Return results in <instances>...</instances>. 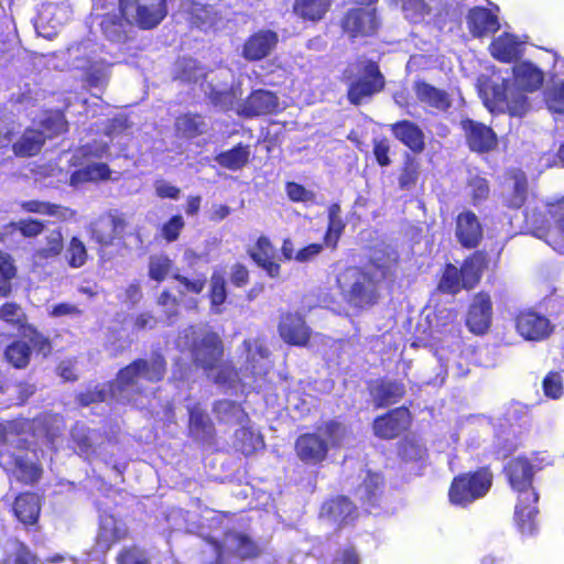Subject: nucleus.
Segmentation results:
<instances>
[{"instance_id":"nucleus-1","label":"nucleus","mask_w":564,"mask_h":564,"mask_svg":"<svg viewBox=\"0 0 564 564\" xmlns=\"http://www.w3.org/2000/svg\"><path fill=\"white\" fill-rule=\"evenodd\" d=\"M184 346L188 347L197 365L207 371V376L219 386L241 392L245 389H256L257 383L270 368L269 350L262 339H247L243 341L247 354V366L240 373L234 371L229 365L219 364L223 346L219 336L205 326L189 327L184 334Z\"/></svg>"},{"instance_id":"nucleus-2","label":"nucleus","mask_w":564,"mask_h":564,"mask_svg":"<svg viewBox=\"0 0 564 564\" xmlns=\"http://www.w3.org/2000/svg\"><path fill=\"white\" fill-rule=\"evenodd\" d=\"M165 373V362L161 356H154L150 360H137L120 370L109 391L104 389L80 395V403L88 405L94 402L105 401L107 394L118 402L133 403L138 408L152 406L150 397L154 388L150 384L162 380Z\"/></svg>"},{"instance_id":"nucleus-3","label":"nucleus","mask_w":564,"mask_h":564,"mask_svg":"<svg viewBox=\"0 0 564 564\" xmlns=\"http://www.w3.org/2000/svg\"><path fill=\"white\" fill-rule=\"evenodd\" d=\"M541 469L538 464V457L518 456L510 459L505 466L510 487L518 495V501L514 509V521L522 534L532 535L536 531V502L532 481L534 474Z\"/></svg>"},{"instance_id":"nucleus-4","label":"nucleus","mask_w":564,"mask_h":564,"mask_svg":"<svg viewBox=\"0 0 564 564\" xmlns=\"http://www.w3.org/2000/svg\"><path fill=\"white\" fill-rule=\"evenodd\" d=\"M397 256L393 250L382 259L376 252L371 262L364 269L348 268L337 278L338 286L347 302L356 307L372 304L377 297V284L388 274Z\"/></svg>"},{"instance_id":"nucleus-5","label":"nucleus","mask_w":564,"mask_h":564,"mask_svg":"<svg viewBox=\"0 0 564 564\" xmlns=\"http://www.w3.org/2000/svg\"><path fill=\"white\" fill-rule=\"evenodd\" d=\"M120 12L122 17L107 14L100 22L104 34L113 42L123 41L132 23L142 29L156 26L166 15L165 0H120Z\"/></svg>"},{"instance_id":"nucleus-6","label":"nucleus","mask_w":564,"mask_h":564,"mask_svg":"<svg viewBox=\"0 0 564 564\" xmlns=\"http://www.w3.org/2000/svg\"><path fill=\"white\" fill-rule=\"evenodd\" d=\"M532 234L558 252H564V198L525 212Z\"/></svg>"},{"instance_id":"nucleus-7","label":"nucleus","mask_w":564,"mask_h":564,"mask_svg":"<svg viewBox=\"0 0 564 564\" xmlns=\"http://www.w3.org/2000/svg\"><path fill=\"white\" fill-rule=\"evenodd\" d=\"M68 68L83 72L91 86L101 85L107 78V63L100 55V47L90 39L72 44L62 53Z\"/></svg>"},{"instance_id":"nucleus-8","label":"nucleus","mask_w":564,"mask_h":564,"mask_svg":"<svg viewBox=\"0 0 564 564\" xmlns=\"http://www.w3.org/2000/svg\"><path fill=\"white\" fill-rule=\"evenodd\" d=\"M347 432L344 425L328 422L318 427L316 433L301 435L295 443V451L301 460L317 464L326 458L329 448L341 446Z\"/></svg>"},{"instance_id":"nucleus-9","label":"nucleus","mask_w":564,"mask_h":564,"mask_svg":"<svg viewBox=\"0 0 564 564\" xmlns=\"http://www.w3.org/2000/svg\"><path fill=\"white\" fill-rule=\"evenodd\" d=\"M64 429L63 419L54 414H44L40 417L29 421L19 419L10 422H0V444L13 443V437L19 436V443H29L23 437L31 433L33 437L41 438L52 445L58 433Z\"/></svg>"},{"instance_id":"nucleus-10","label":"nucleus","mask_w":564,"mask_h":564,"mask_svg":"<svg viewBox=\"0 0 564 564\" xmlns=\"http://www.w3.org/2000/svg\"><path fill=\"white\" fill-rule=\"evenodd\" d=\"M344 77L349 82L348 99L354 105L361 104L366 98L380 91L384 85L377 64L368 59L350 64Z\"/></svg>"},{"instance_id":"nucleus-11","label":"nucleus","mask_w":564,"mask_h":564,"mask_svg":"<svg viewBox=\"0 0 564 564\" xmlns=\"http://www.w3.org/2000/svg\"><path fill=\"white\" fill-rule=\"evenodd\" d=\"M66 120L59 111H45L39 120L41 130L28 129L21 139L14 143L17 155L32 156L39 153L46 138H53L66 130Z\"/></svg>"},{"instance_id":"nucleus-12","label":"nucleus","mask_w":564,"mask_h":564,"mask_svg":"<svg viewBox=\"0 0 564 564\" xmlns=\"http://www.w3.org/2000/svg\"><path fill=\"white\" fill-rule=\"evenodd\" d=\"M236 91L229 93L215 91L214 101L216 104H225L227 109H235L238 115L243 117H256L272 113L279 108L278 97L268 90L253 91L243 102H236Z\"/></svg>"},{"instance_id":"nucleus-13","label":"nucleus","mask_w":564,"mask_h":564,"mask_svg":"<svg viewBox=\"0 0 564 564\" xmlns=\"http://www.w3.org/2000/svg\"><path fill=\"white\" fill-rule=\"evenodd\" d=\"M478 91L485 107L494 111L508 110L511 116H522L527 109V98L518 95L510 99L506 89L505 80L499 83L495 79L479 78Z\"/></svg>"},{"instance_id":"nucleus-14","label":"nucleus","mask_w":564,"mask_h":564,"mask_svg":"<svg viewBox=\"0 0 564 564\" xmlns=\"http://www.w3.org/2000/svg\"><path fill=\"white\" fill-rule=\"evenodd\" d=\"M492 475L481 468L474 474L456 477L449 489V500L457 506H466L484 497L491 487Z\"/></svg>"},{"instance_id":"nucleus-15","label":"nucleus","mask_w":564,"mask_h":564,"mask_svg":"<svg viewBox=\"0 0 564 564\" xmlns=\"http://www.w3.org/2000/svg\"><path fill=\"white\" fill-rule=\"evenodd\" d=\"M0 319L20 330L22 336L30 341L33 349H36L44 356L50 352L47 339L26 324L25 314L19 305L14 303L3 304L0 308Z\"/></svg>"},{"instance_id":"nucleus-16","label":"nucleus","mask_w":564,"mask_h":564,"mask_svg":"<svg viewBox=\"0 0 564 564\" xmlns=\"http://www.w3.org/2000/svg\"><path fill=\"white\" fill-rule=\"evenodd\" d=\"M379 25L376 10L370 7L351 9L343 20V29L350 37L371 36Z\"/></svg>"},{"instance_id":"nucleus-17","label":"nucleus","mask_w":564,"mask_h":564,"mask_svg":"<svg viewBox=\"0 0 564 564\" xmlns=\"http://www.w3.org/2000/svg\"><path fill=\"white\" fill-rule=\"evenodd\" d=\"M550 319L534 311H524L516 317L517 333L525 340L541 341L553 332Z\"/></svg>"},{"instance_id":"nucleus-18","label":"nucleus","mask_w":564,"mask_h":564,"mask_svg":"<svg viewBox=\"0 0 564 564\" xmlns=\"http://www.w3.org/2000/svg\"><path fill=\"white\" fill-rule=\"evenodd\" d=\"M0 465L24 484H34L42 475V468L29 454L11 455L9 452H1Z\"/></svg>"},{"instance_id":"nucleus-19","label":"nucleus","mask_w":564,"mask_h":564,"mask_svg":"<svg viewBox=\"0 0 564 564\" xmlns=\"http://www.w3.org/2000/svg\"><path fill=\"white\" fill-rule=\"evenodd\" d=\"M70 18L68 7L56 3L42 4L35 22L36 32L45 37H53L58 29Z\"/></svg>"},{"instance_id":"nucleus-20","label":"nucleus","mask_w":564,"mask_h":564,"mask_svg":"<svg viewBox=\"0 0 564 564\" xmlns=\"http://www.w3.org/2000/svg\"><path fill=\"white\" fill-rule=\"evenodd\" d=\"M127 532V527L121 520L111 514H102L96 540V550L94 551L95 557L99 560L113 544L126 538Z\"/></svg>"},{"instance_id":"nucleus-21","label":"nucleus","mask_w":564,"mask_h":564,"mask_svg":"<svg viewBox=\"0 0 564 564\" xmlns=\"http://www.w3.org/2000/svg\"><path fill=\"white\" fill-rule=\"evenodd\" d=\"M492 307L490 296L478 293L474 296L469 306L466 324L469 330L477 335L485 334L490 327Z\"/></svg>"},{"instance_id":"nucleus-22","label":"nucleus","mask_w":564,"mask_h":564,"mask_svg":"<svg viewBox=\"0 0 564 564\" xmlns=\"http://www.w3.org/2000/svg\"><path fill=\"white\" fill-rule=\"evenodd\" d=\"M64 249V239L59 229H53L37 242L32 253L35 267H45L58 258Z\"/></svg>"},{"instance_id":"nucleus-23","label":"nucleus","mask_w":564,"mask_h":564,"mask_svg":"<svg viewBox=\"0 0 564 564\" xmlns=\"http://www.w3.org/2000/svg\"><path fill=\"white\" fill-rule=\"evenodd\" d=\"M467 143L473 151L488 152L497 144V137L491 128L470 119L462 121Z\"/></svg>"},{"instance_id":"nucleus-24","label":"nucleus","mask_w":564,"mask_h":564,"mask_svg":"<svg viewBox=\"0 0 564 564\" xmlns=\"http://www.w3.org/2000/svg\"><path fill=\"white\" fill-rule=\"evenodd\" d=\"M278 34L270 30H261L252 34L245 43L242 55L248 61H259L268 56L276 46Z\"/></svg>"},{"instance_id":"nucleus-25","label":"nucleus","mask_w":564,"mask_h":564,"mask_svg":"<svg viewBox=\"0 0 564 564\" xmlns=\"http://www.w3.org/2000/svg\"><path fill=\"white\" fill-rule=\"evenodd\" d=\"M410 413L404 408H398L373 422L375 434L381 438H393L408 427Z\"/></svg>"},{"instance_id":"nucleus-26","label":"nucleus","mask_w":564,"mask_h":564,"mask_svg":"<svg viewBox=\"0 0 564 564\" xmlns=\"http://www.w3.org/2000/svg\"><path fill=\"white\" fill-rule=\"evenodd\" d=\"M189 422L188 431L189 435L203 444H212L215 437V427L206 412L200 404L188 406Z\"/></svg>"},{"instance_id":"nucleus-27","label":"nucleus","mask_w":564,"mask_h":564,"mask_svg":"<svg viewBox=\"0 0 564 564\" xmlns=\"http://www.w3.org/2000/svg\"><path fill=\"white\" fill-rule=\"evenodd\" d=\"M413 90L416 100L426 109L445 111L451 105L449 95L442 89H438L425 82H415Z\"/></svg>"},{"instance_id":"nucleus-28","label":"nucleus","mask_w":564,"mask_h":564,"mask_svg":"<svg viewBox=\"0 0 564 564\" xmlns=\"http://www.w3.org/2000/svg\"><path fill=\"white\" fill-rule=\"evenodd\" d=\"M124 227V220L117 215L100 217L93 227V238L102 246L112 245L121 238Z\"/></svg>"},{"instance_id":"nucleus-29","label":"nucleus","mask_w":564,"mask_h":564,"mask_svg":"<svg viewBox=\"0 0 564 564\" xmlns=\"http://www.w3.org/2000/svg\"><path fill=\"white\" fill-rule=\"evenodd\" d=\"M456 237L467 248H474L482 237L481 225L471 212H464L457 216Z\"/></svg>"},{"instance_id":"nucleus-30","label":"nucleus","mask_w":564,"mask_h":564,"mask_svg":"<svg viewBox=\"0 0 564 564\" xmlns=\"http://www.w3.org/2000/svg\"><path fill=\"white\" fill-rule=\"evenodd\" d=\"M524 41L518 36L505 32L495 37L490 44L491 55L500 62H511L522 54Z\"/></svg>"},{"instance_id":"nucleus-31","label":"nucleus","mask_w":564,"mask_h":564,"mask_svg":"<svg viewBox=\"0 0 564 564\" xmlns=\"http://www.w3.org/2000/svg\"><path fill=\"white\" fill-rule=\"evenodd\" d=\"M279 333L284 341L291 345H305L308 339V328L297 314L283 315L279 324Z\"/></svg>"},{"instance_id":"nucleus-32","label":"nucleus","mask_w":564,"mask_h":564,"mask_svg":"<svg viewBox=\"0 0 564 564\" xmlns=\"http://www.w3.org/2000/svg\"><path fill=\"white\" fill-rule=\"evenodd\" d=\"M253 261L262 268L270 278H278L281 265L274 261V249L267 237H260L250 250Z\"/></svg>"},{"instance_id":"nucleus-33","label":"nucleus","mask_w":564,"mask_h":564,"mask_svg":"<svg viewBox=\"0 0 564 564\" xmlns=\"http://www.w3.org/2000/svg\"><path fill=\"white\" fill-rule=\"evenodd\" d=\"M514 85L523 91L538 90L544 80L543 72L530 62H521L513 67Z\"/></svg>"},{"instance_id":"nucleus-34","label":"nucleus","mask_w":564,"mask_h":564,"mask_svg":"<svg viewBox=\"0 0 564 564\" xmlns=\"http://www.w3.org/2000/svg\"><path fill=\"white\" fill-rule=\"evenodd\" d=\"M394 137L415 153L424 150V134L414 122L404 120L392 124Z\"/></svg>"},{"instance_id":"nucleus-35","label":"nucleus","mask_w":564,"mask_h":564,"mask_svg":"<svg viewBox=\"0 0 564 564\" xmlns=\"http://www.w3.org/2000/svg\"><path fill=\"white\" fill-rule=\"evenodd\" d=\"M468 26L475 36H482L499 29L498 18L485 8H475L468 14Z\"/></svg>"},{"instance_id":"nucleus-36","label":"nucleus","mask_w":564,"mask_h":564,"mask_svg":"<svg viewBox=\"0 0 564 564\" xmlns=\"http://www.w3.org/2000/svg\"><path fill=\"white\" fill-rule=\"evenodd\" d=\"M355 507L345 497H337L322 506L321 517L335 523H347L352 519Z\"/></svg>"},{"instance_id":"nucleus-37","label":"nucleus","mask_w":564,"mask_h":564,"mask_svg":"<svg viewBox=\"0 0 564 564\" xmlns=\"http://www.w3.org/2000/svg\"><path fill=\"white\" fill-rule=\"evenodd\" d=\"M234 446L248 456L263 447L262 436L249 423H243L235 432Z\"/></svg>"},{"instance_id":"nucleus-38","label":"nucleus","mask_w":564,"mask_h":564,"mask_svg":"<svg viewBox=\"0 0 564 564\" xmlns=\"http://www.w3.org/2000/svg\"><path fill=\"white\" fill-rule=\"evenodd\" d=\"M15 517L24 524H33L40 514V499L34 494L20 495L13 506Z\"/></svg>"},{"instance_id":"nucleus-39","label":"nucleus","mask_w":564,"mask_h":564,"mask_svg":"<svg viewBox=\"0 0 564 564\" xmlns=\"http://www.w3.org/2000/svg\"><path fill=\"white\" fill-rule=\"evenodd\" d=\"M402 10L404 18L412 23L426 22L432 8L425 0H393Z\"/></svg>"},{"instance_id":"nucleus-40","label":"nucleus","mask_w":564,"mask_h":564,"mask_svg":"<svg viewBox=\"0 0 564 564\" xmlns=\"http://www.w3.org/2000/svg\"><path fill=\"white\" fill-rule=\"evenodd\" d=\"M250 149L248 145L238 144L231 150L219 153L215 161L223 167L238 171L242 169L249 161Z\"/></svg>"},{"instance_id":"nucleus-41","label":"nucleus","mask_w":564,"mask_h":564,"mask_svg":"<svg viewBox=\"0 0 564 564\" xmlns=\"http://www.w3.org/2000/svg\"><path fill=\"white\" fill-rule=\"evenodd\" d=\"M215 412L220 422L242 425L250 423L243 409L236 402L224 400L215 404Z\"/></svg>"},{"instance_id":"nucleus-42","label":"nucleus","mask_w":564,"mask_h":564,"mask_svg":"<svg viewBox=\"0 0 564 564\" xmlns=\"http://www.w3.org/2000/svg\"><path fill=\"white\" fill-rule=\"evenodd\" d=\"M403 393V386L394 381H384L376 384L371 389V394L380 406L395 403Z\"/></svg>"},{"instance_id":"nucleus-43","label":"nucleus","mask_w":564,"mask_h":564,"mask_svg":"<svg viewBox=\"0 0 564 564\" xmlns=\"http://www.w3.org/2000/svg\"><path fill=\"white\" fill-rule=\"evenodd\" d=\"M110 170L105 163L88 164L84 169L74 172L70 176V185L78 186L85 182L108 180Z\"/></svg>"},{"instance_id":"nucleus-44","label":"nucleus","mask_w":564,"mask_h":564,"mask_svg":"<svg viewBox=\"0 0 564 564\" xmlns=\"http://www.w3.org/2000/svg\"><path fill=\"white\" fill-rule=\"evenodd\" d=\"M330 0H296L294 12L305 20H321L327 12Z\"/></svg>"},{"instance_id":"nucleus-45","label":"nucleus","mask_w":564,"mask_h":564,"mask_svg":"<svg viewBox=\"0 0 564 564\" xmlns=\"http://www.w3.org/2000/svg\"><path fill=\"white\" fill-rule=\"evenodd\" d=\"M192 23L202 30L217 29L218 17L216 10L206 4L193 3L189 10Z\"/></svg>"},{"instance_id":"nucleus-46","label":"nucleus","mask_w":564,"mask_h":564,"mask_svg":"<svg viewBox=\"0 0 564 564\" xmlns=\"http://www.w3.org/2000/svg\"><path fill=\"white\" fill-rule=\"evenodd\" d=\"M22 207L29 213L47 215L59 220H68L74 216V212L69 208L40 200L25 202Z\"/></svg>"},{"instance_id":"nucleus-47","label":"nucleus","mask_w":564,"mask_h":564,"mask_svg":"<svg viewBox=\"0 0 564 564\" xmlns=\"http://www.w3.org/2000/svg\"><path fill=\"white\" fill-rule=\"evenodd\" d=\"M485 268V257L480 253H475L467 259L462 269V281L465 289H471L479 281L481 272Z\"/></svg>"},{"instance_id":"nucleus-48","label":"nucleus","mask_w":564,"mask_h":564,"mask_svg":"<svg viewBox=\"0 0 564 564\" xmlns=\"http://www.w3.org/2000/svg\"><path fill=\"white\" fill-rule=\"evenodd\" d=\"M341 208L338 204H332L328 208V226L324 242L328 247H336L337 241L345 228V223L340 216Z\"/></svg>"},{"instance_id":"nucleus-49","label":"nucleus","mask_w":564,"mask_h":564,"mask_svg":"<svg viewBox=\"0 0 564 564\" xmlns=\"http://www.w3.org/2000/svg\"><path fill=\"white\" fill-rule=\"evenodd\" d=\"M212 310L215 313H220V306L227 297L225 274L221 271L215 270L210 278L209 291Z\"/></svg>"},{"instance_id":"nucleus-50","label":"nucleus","mask_w":564,"mask_h":564,"mask_svg":"<svg viewBox=\"0 0 564 564\" xmlns=\"http://www.w3.org/2000/svg\"><path fill=\"white\" fill-rule=\"evenodd\" d=\"M65 260L73 269H78L86 264L88 251L85 243L78 237H73L67 243Z\"/></svg>"},{"instance_id":"nucleus-51","label":"nucleus","mask_w":564,"mask_h":564,"mask_svg":"<svg viewBox=\"0 0 564 564\" xmlns=\"http://www.w3.org/2000/svg\"><path fill=\"white\" fill-rule=\"evenodd\" d=\"M176 129L185 137L192 138L200 134L206 129L204 119L198 115H184L176 119Z\"/></svg>"},{"instance_id":"nucleus-52","label":"nucleus","mask_w":564,"mask_h":564,"mask_svg":"<svg viewBox=\"0 0 564 564\" xmlns=\"http://www.w3.org/2000/svg\"><path fill=\"white\" fill-rule=\"evenodd\" d=\"M381 485V477L379 474L368 473L362 485L357 489V495L360 500L373 506L377 501L378 491Z\"/></svg>"},{"instance_id":"nucleus-53","label":"nucleus","mask_w":564,"mask_h":564,"mask_svg":"<svg viewBox=\"0 0 564 564\" xmlns=\"http://www.w3.org/2000/svg\"><path fill=\"white\" fill-rule=\"evenodd\" d=\"M31 347L25 341H15L6 350L7 360L15 368H24L30 360Z\"/></svg>"},{"instance_id":"nucleus-54","label":"nucleus","mask_w":564,"mask_h":564,"mask_svg":"<svg viewBox=\"0 0 564 564\" xmlns=\"http://www.w3.org/2000/svg\"><path fill=\"white\" fill-rule=\"evenodd\" d=\"M17 268L10 254L0 252V294L7 295L11 290V280L15 276Z\"/></svg>"},{"instance_id":"nucleus-55","label":"nucleus","mask_w":564,"mask_h":564,"mask_svg":"<svg viewBox=\"0 0 564 564\" xmlns=\"http://www.w3.org/2000/svg\"><path fill=\"white\" fill-rule=\"evenodd\" d=\"M438 288L442 292L449 294H456L459 292L460 289L464 288L459 270L456 267L448 264L444 271Z\"/></svg>"},{"instance_id":"nucleus-56","label":"nucleus","mask_w":564,"mask_h":564,"mask_svg":"<svg viewBox=\"0 0 564 564\" xmlns=\"http://www.w3.org/2000/svg\"><path fill=\"white\" fill-rule=\"evenodd\" d=\"M425 452L424 444L415 437H406L400 448V455L405 462H419L423 459Z\"/></svg>"},{"instance_id":"nucleus-57","label":"nucleus","mask_w":564,"mask_h":564,"mask_svg":"<svg viewBox=\"0 0 564 564\" xmlns=\"http://www.w3.org/2000/svg\"><path fill=\"white\" fill-rule=\"evenodd\" d=\"M466 194L471 198L474 204L486 199L489 194L487 180L477 174L470 175L466 186Z\"/></svg>"},{"instance_id":"nucleus-58","label":"nucleus","mask_w":564,"mask_h":564,"mask_svg":"<svg viewBox=\"0 0 564 564\" xmlns=\"http://www.w3.org/2000/svg\"><path fill=\"white\" fill-rule=\"evenodd\" d=\"M426 321L430 324L431 332L430 337L434 340H440L438 335L442 334V329L440 327H448V330L452 332L454 328L453 321H454V314L449 311H441L438 314H434L433 317L431 315L426 316Z\"/></svg>"},{"instance_id":"nucleus-59","label":"nucleus","mask_w":564,"mask_h":564,"mask_svg":"<svg viewBox=\"0 0 564 564\" xmlns=\"http://www.w3.org/2000/svg\"><path fill=\"white\" fill-rule=\"evenodd\" d=\"M172 271V261L165 256H153L149 261V275L158 282L163 281Z\"/></svg>"},{"instance_id":"nucleus-60","label":"nucleus","mask_w":564,"mask_h":564,"mask_svg":"<svg viewBox=\"0 0 564 564\" xmlns=\"http://www.w3.org/2000/svg\"><path fill=\"white\" fill-rule=\"evenodd\" d=\"M72 440L76 444L77 449L80 454L87 455L93 446V434L84 425L77 423L72 432Z\"/></svg>"},{"instance_id":"nucleus-61","label":"nucleus","mask_w":564,"mask_h":564,"mask_svg":"<svg viewBox=\"0 0 564 564\" xmlns=\"http://www.w3.org/2000/svg\"><path fill=\"white\" fill-rule=\"evenodd\" d=\"M545 101L550 111L564 113V82L553 85L546 91Z\"/></svg>"},{"instance_id":"nucleus-62","label":"nucleus","mask_w":564,"mask_h":564,"mask_svg":"<svg viewBox=\"0 0 564 564\" xmlns=\"http://www.w3.org/2000/svg\"><path fill=\"white\" fill-rule=\"evenodd\" d=\"M513 194L512 197L508 199V204L511 207H520L524 200L527 195V178L523 173H517L512 181Z\"/></svg>"},{"instance_id":"nucleus-63","label":"nucleus","mask_w":564,"mask_h":564,"mask_svg":"<svg viewBox=\"0 0 564 564\" xmlns=\"http://www.w3.org/2000/svg\"><path fill=\"white\" fill-rule=\"evenodd\" d=\"M543 390L546 397L560 399L564 391L561 375L557 372L549 373L543 380Z\"/></svg>"},{"instance_id":"nucleus-64","label":"nucleus","mask_w":564,"mask_h":564,"mask_svg":"<svg viewBox=\"0 0 564 564\" xmlns=\"http://www.w3.org/2000/svg\"><path fill=\"white\" fill-rule=\"evenodd\" d=\"M285 189L289 198L293 202L306 203L314 198V194L311 191L295 182H289Z\"/></svg>"}]
</instances>
